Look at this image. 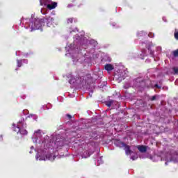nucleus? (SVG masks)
<instances>
[{
	"label": "nucleus",
	"instance_id": "obj_1",
	"mask_svg": "<svg viewBox=\"0 0 178 178\" xmlns=\"http://www.w3.org/2000/svg\"><path fill=\"white\" fill-rule=\"evenodd\" d=\"M54 20V17H51V16H46L40 19H36L33 22H31V31L40 30L42 26H45V23H47V24H52Z\"/></svg>",
	"mask_w": 178,
	"mask_h": 178
},
{
	"label": "nucleus",
	"instance_id": "obj_2",
	"mask_svg": "<svg viewBox=\"0 0 178 178\" xmlns=\"http://www.w3.org/2000/svg\"><path fill=\"white\" fill-rule=\"evenodd\" d=\"M76 74L75 78L70 79V84H74V83H76V84H81L84 81L85 76L79 74V72H76Z\"/></svg>",
	"mask_w": 178,
	"mask_h": 178
},
{
	"label": "nucleus",
	"instance_id": "obj_3",
	"mask_svg": "<svg viewBox=\"0 0 178 178\" xmlns=\"http://www.w3.org/2000/svg\"><path fill=\"white\" fill-rule=\"evenodd\" d=\"M15 131L19 133V134H22V136H27L29 133L27 130L24 129V128H20V127L19 126H17V127L15 129Z\"/></svg>",
	"mask_w": 178,
	"mask_h": 178
},
{
	"label": "nucleus",
	"instance_id": "obj_4",
	"mask_svg": "<svg viewBox=\"0 0 178 178\" xmlns=\"http://www.w3.org/2000/svg\"><path fill=\"white\" fill-rule=\"evenodd\" d=\"M114 144L115 147H118L119 148H123L126 146V143L120 141V140H116Z\"/></svg>",
	"mask_w": 178,
	"mask_h": 178
},
{
	"label": "nucleus",
	"instance_id": "obj_5",
	"mask_svg": "<svg viewBox=\"0 0 178 178\" xmlns=\"http://www.w3.org/2000/svg\"><path fill=\"white\" fill-rule=\"evenodd\" d=\"M56 158V156H53L51 154H47L45 156V158L43 159V161H55V159Z\"/></svg>",
	"mask_w": 178,
	"mask_h": 178
},
{
	"label": "nucleus",
	"instance_id": "obj_6",
	"mask_svg": "<svg viewBox=\"0 0 178 178\" xmlns=\"http://www.w3.org/2000/svg\"><path fill=\"white\" fill-rule=\"evenodd\" d=\"M104 69L107 70V72H112V70H113V65H112V64H106Z\"/></svg>",
	"mask_w": 178,
	"mask_h": 178
},
{
	"label": "nucleus",
	"instance_id": "obj_7",
	"mask_svg": "<svg viewBox=\"0 0 178 178\" xmlns=\"http://www.w3.org/2000/svg\"><path fill=\"white\" fill-rule=\"evenodd\" d=\"M67 24H72V23H77V18L70 17L67 19Z\"/></svg>",
	"mask_w": 178,
	"mask_h": 178
},
{
	"label": "nucleus",
	"instance_id": "obj_8",
	"mask_svg": "<svg viewBox=\"0 0 178 178\" xmlns=\"http://www.w3.org/2000/svg\"><path fill=\"white\" fill-rule=\"evenodd\" d=\"M58 6V3L56 2H52L51 4L47 5V8L51 10V9H55Z\"/></svg>",
	"mask_w": 178,
	"mask_h": 178
},
{
	"label": "nucleus",
	"instance_id": "obj_9",
	"mask_svg": "<svg viewBox=\"0 0 178 178\" xmlns=\"http://www.w3.org/2000/svg\"><path fill=\"white\" fill-rule=\"evenodd\" d=\"M137 148L138 151H140V152H142V153L147 152V146L139 145L138 146Z\"/></svg>",
	"mask_w": 178,
	"mask_h": 178
},
{
	"label": "nucleus",
	"instance_id": "obj_10",
	"mask_svg": "<svg viewBox=\"0 0 178 178\" xmlns=\"http://www.w3.org/2000/svg\"><path fill=\"white\" fill-rule=\"evenodd\" d=\"M124 148L127 155H130V154H131V149H130V146L125 145V146H124Z\"/></svg>",
	"mask_w": 178,
	"mask_h": 178
},
{
	"label": "nucleus",
	"instance_id": "obj_11",
	"mask_svg": "<svg viewBox=\"0 0 178 178\" xmlns=\"http://www.w3.org/2000/svg\"><path fill=\"white\" fill-rule=\"evenodd\" d=\"M112 104H113V101H112V100H110V101H108L106 102V105L108 108H111V106H112Z\"/></svg>",
	"mask_w": 178,
	"mask_h": 178
},
{
	"label": "nucleus",
	"instance_id": "obj_12",
	"mask_svg": "<svg viewBox=\"0 0 178 178\" xmlns=\"http://www.w3.org/2000/svg\"><path fill=\"white\" fill-rule=\"evenodd\" d=\"M174 37H175V40H178V31H177V29H175V31L174 33Z\"/></svg>",
	"mask_w": 178,
	"mask_h": 178
},
{
	"label": "nucleus",
	"instance_id": "obj_13",
	"mask_svg": "<svg viewBox=\"0 0 178 178\" xmlns=\"http://www.w3.org/2000/svg\"><path fill=\"white\" fill-rule=\"evenodd\" d=\"M173 56H175V58H177V56H178V49L173 51Z\"/></svg>",
	"mask_w": 178,
	"mask_h": 178
},
{
	"label": "nucleus",
	"instance_id": "obj_14",
	"mask_svg": "<svg viewBox=\"0 0 178 178\" xmlns=\"http://www.w3.org/2000/svg\"><path fill=\"white\" fill-rule=\"evenodd\" d=\"M83 156H84V158H88V156H90V155L88 154V152L87 151H85L83 153Z\"/></svg>",
	"mask_w": 178,
	"mask_h": 178
},
{
	"label": "nucleus",
	"instance_id": "obj_15",
	"mask_svg": "<svg viewBox=\"0 0 178 178\" xmlns=\"http://www.w3.org/2000/svg\"><path fill=\"white\" fill-rule=\"evenodd\" d=\"M172 70L175 74H177L178 73V68L177 67H173Z\"/></svg>",
	"mask_w": 178,
	"mask_h": 178
},
{
	"label": "nucleus",
	"instance_id": "obj_16",
	"mask_svg": "<svg viewBox=\"0 0 178 178\" xmlns=\"http://www.w3.org/2000/svg\"><path fill=\"white\" fill-rule=\"evenodd\" d=\"M17 67H22V60H17Z\"/></svg>",
	"mask_w": 178,
	"mask_h": 178
},
{
	"label": "nucleus",
	"instance_id": "obj_17",
	"mask_svg": "<svg viewBox=\"0 0 178 178\" xmlns=\"http://www.w3.org/2000/svg\"><path fill=\"white\" fill-rule=\"evenodd\" d=\"M44 3H51L52 2V0H42Z\"/></svg>",
	"mask_w": 178,
	"mask_h": 178
},
{
	"label": "nucleus",
	"instance_id": "obj_18",
	"mask_svg": "<svg viewBox=\"0 0 178 178\" xmlns=\"http://www.w3.org/2000/svg\"><path fill=\"white\" fill-rule=\"evenodd\" d=\"M148 37L150 38H154V33H152V32L149 33Z\"/></svg>",
	"mask_w": 178,
	"mask_h": 178
},
{
	"label": "nucleus",
	"instance_id": "obj_19",
	"mask_svg": "<svg viewBox=\"0 0 178 178\" xmlns=\"http://www.w3.org/2000/svg\"><path fill=\"white\" fill-rule=\"evenodd\" d=\"M155 99H156V95L152 96V98L150 99V100L152 101H155Z\"/></svg>",
	"mask_w": 178,
	"mask_h": 178
},
{
	"label": "nucleus",
	"instance_id": "obj_20",
	"mask_svg": "<svg viewBox=\"0 0 178 178\" xmlns=\"http://www.w3.org/2000/svg\"><path fill=\"white\" fill-rule=\"evenodd\" d=\"M131 159H132V161H136V159H137V156H132L131 157Z\"/></svg>",
	"mask_w": 178,
	"mask_h": 178
},
{
	"label": "nucleus",
	"instance_id": "obj_21",
	"mask_svg": "<svg viewBox=\"0 0 178 178\" xmlns=\"http://www.w3.org/2000/svg\"><path fill=\"white\" fill-rule=\"evenodd\" d=\"M67 118H68V119H72V115L70 114H67Z\"/></svg>",
	"mask_w": 178,
	"mask_h": 178
},
{
	"label": "nucleus",
	"instance_id": "obj_22",
	"mask_svg": "<svg viewBox=\"0 0 178 178\" xmlns=\"http://www.w3.org/2000/svg\"><path fill=\"white\" fill-rule=\"evenodd\" d=\"M154 87H156V88H159V86L158 84H155V85H154Z\"/></svg>",
	"mask_w": 178,
	"mask_h": 178
},
{
	"label": "nucleus",
	"instance_id": "obj_23",
	"mask_svg": "<svg viewBox=\"0 0 178 178\" xmlns=\"http://www.w3.org/2000/svg\"><path fill=\"white\" fill-rule=\"evenodd\" d=\"M150 54L152 56V55H154V51H150Z\"/></svg>",
	"mask_w": 178,
	"mask_h": 178
},
{
	"label": "nucleus",
	"instance_id": "obj_24",
	"mask_svg": "<svg viewBox=\"0 0 178 178\" xmlns=\"http://www.w3.org/2000/svg\"><path fill=\"white\" fill-rule=\"evenodd\" d=\"M40 130H38V131H35V133H40Z\"/></svg>",
	"mask_w": 178,
	"mask_h": 178
}]
</instances>
